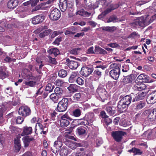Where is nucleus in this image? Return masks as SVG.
Wrapping results in <instances>:
<instances>
[{
  "instance_id": "obj_63",
  "label": "nucleus",
  "mask_w": 156,
  "mask_h": 156,
  "mask_svg": "<svg viewBox=\"0 0 156 156\" xmlns=\"http://www.w3.org/2000/svg\"><path fill=\"white\" fill-rule=\"evenodd\" d=\"M39 0H30V5L31 6H35L39 2Z\"/></svg>"
},
{
  "instance_id": "obj_15",
  "label": "nucleus",
  "mask_w": 156,
  "mask_h": 156,
  "mask_svg": "<svg viewBox=\"0 0 156 156\" xmlns=\"http://www.w3.org/2000/svg\"><path fill=\"white\" fill-rule=\"evenodd\" d=\"M129 106L120 100L119 102L117 108L118 111L120 113H122Z\"/></svg>"
},
{
  "instance_id": "obj_20",
  "label": "nucleus",
  "mask_w": 156,
  "mask_h": 156,
  "mask_svg": "<svg viewBox=\"0 0 156 156\" xmlns=\"http://www.w3.org/2000/svg\"><path fill=\"white\" fill-rule=\"evenodd\" d=\"M23 142L25 147H27L31 142H34V139L33 137H30L29 136L23 137Z\"/></svg>"
},
{
  "instance_id": "obj_56",
  "label": "nucleus",
  "mask_w": 156,
  "mask_h": 156,
  "mask_svg": "<svg viewBox=\"0 0 156 156\" xmlns=\"http://www.w3.org/2000/svg\"><path fill=\"white\" fill-rule=\"evenodd\" d=\"M99 4V2L98 1H96V2L94 4L92 5L91 4H90L89 5V6L90 8H93V9L97 8L98 7V5Z\"/></svg>"
},
{
  "instance_id": "obj_58",
  "label": "nucleus",
  "mask_w": 156,
  "mask_h": 156,
  "mask_svg": "<svg viewBox=\"0 0 156 156\" xmlns=\"http://www.w3.org/2000/svg\"><path fill=\"white\" fill-rule=\"evenodd\" d=\"M62 32L59 31H54L51 35V38H53L59 34H61Z\"/></svg>"
},
{
  "instance_id": "obj_38",
  "label": "nucleus",
  "mask_w": 156,
  "mask_h": 156,
  "mask_svg": "<svg viewBox=\"0 0 156 156\" xmlns=\"http://www.w3.org/2000/svg\"><path fill=\"white\" fill-rule=\"evenodd\" d=\"M147 78H148L147 75L144 74H141L138 76L137 79L139 80L140 82L145 83L146 81L147 80Z\"/></svg>"
},
{
  "instance_id": "obj_41",
  "label": "nucleus",
  "mask_w": 156,
  "mask_h": 156,
  "mask_svg": "<svg viewBox=\"0 0 156 156\" xmlns=\"http://www.w3.org/2000/svg\"><path fill=\"white\" fill-rule=\"evenodd\" d=\"M58 75L60 77L64 78L67 76V72L66 70L61 69L58 71Z\"/></svg>"
},
{
  "instance_id": "obj_4",
  "label": "nucleus",
  "mask_w": 156,
  "mask_h": 156,
  "mask_svg": "<svg viewBox=\"0 0 156 156\" xmlns=\"http://www.w3.org/2000/svg\"><path fill=\"white\" fill-rule=\"evenodd\" d=\"M72 120L67 114H65L61 117L60 122V126L62 127H66L69 124L70 121Z\"/></svg>"
},
{
  "instance_id": "obj_25",
  "label": "nucleus",
  "mask_w": 156,
  "mask_h": 156,
  "mask_svg": "<svg viewBox=\"0 0 156 156\" xmlns=\"http://www.w3.org/2000/svg\"><path fill=\"white\" fill-rule=\"evenodd\" d=\"M32 131L31 127L24 126L23 127V131L21 134L22 136L30 134L31 133Z\"/></svg>"
},
{
  "instance_id": "obj_28",
  "label": "nucleus",
  "mask_w": 156,
  "mask_h": 156,
  "mask_svg": "<svg viewBox=\"0 0 156 156\" xmlns=\"http://www.w3.org/2000/svg\"><path fill=\"white\" fill-rule=\"evenodd\" d=\"M77 32V29L74 27H72L66 30L65 32L66 35H74Z\"/></svg>"
},
{
  "instance_id": "obj_24",
  "label": "nucleus",
  "mask_w": 156,
  "mask_h": 156,
  "mask_svg": "<svg viewBox=\"0 0 156 156\" xmlns=\"http://www.w3.org/2000/svg\"><path fill=\"white\" fill-rule=\"evenodd\" d=\"M78 77V72H73L70 75L69 79V81L70 83H75Z\"/></svg>"
},
{
  "instance_id": "obj_50",
  "label": "nucleus",
  "mask_w": 156,
  "mask_h": 156,
  "mask_svg": "<svg viewBox=\"0 0 156 156\" xmlns=\"http://www.w3.org/2000/svg\"><path fill=\"white\" fill-rule=\"evenodd\" d=\"M146 103L144 102L140 101L137 105L136 106V108L138 110H140L144 107Z\"/></svg>"
},
{
  "instance_id": "obj_51",
  "label": "nucleus",
  "mask_w": 156,
  "mask_h": 156,
  "mask_svg": "<svg viewBox=\"0 0 156 156\" xmlns=\"http://www.w3.org/2000/svg\"><path fill=\"white\" fill-rule=\"evenodd\" d=\"M47 60L50 63L52 64L56 65L57 62L55 58H52L49 56L47 58Z\"/></svg>"
},
{
  "instance_id": "obj_35",
  "label": "nucleus",
  "mask_w": 156,
  "mask_h": 156,
  "mask_svg": "<svg viewBox=\"0 0 156 156\" xmlns=\"http://www.w3.org/2000/svg\"><path fill=\"white\" fill-rule=\"evenodd\" d=\"M48 52L50 54H53L55 57L59 54V50L56 48H51L48 51Z\"/></svg>"
},
{
  "instance_id": "obj_21",
  "label": "nucleus",
  "mask_w": 156,
  "mask_h": 156,
  "mask_svg": "<svg viewBox=\"0 0 156 156\" xmlns=\"http://www.w3.org/2000/svg\"><path fill=\"white\" fill-rule=\"evenodd\" d=\"M84 118L87 119L90 123H92L95 120L94 114L92 112L87 113Z\"/></svg>"
},
{
  "instance_id": "obj_52",
  "label": "nucleus",
  "mask_w": 156,
  "mask_h": 156,
  "mask_svg": "<svg viewBox=\"0 0 156 156\" xmlns=\"http://www.w3.org/2000/svg\"><path fill=\"white\" fill-rule=\"evenodd\" d=\"M75 82L80 85H82L84 84V81L83 78L78 77Z\"/></svg>"
},
{
  "instance_id": "obj_39",
  "label": "nucleus",
  "mask_w": 156,
  "mask_h": 156,
  "mask_svg": "<svg viewBox=\"0 0 156 156\" xmlns=\"http://www.w3.org/2000/svg\"><path fill=\"white\" fill-rule=\"evenodd\" d=\"M6 76V68L4 67H0V78L3 79Z\"/></svg>"
},
{
  "instance_id": "obj_29",
  "label": "nucleus",
  "mask_w": 156,
  "mask_h": 156,
  "mask_svg": "<svg viewBox=\"0 0 156 156\" xmlns=\"http://www.w3.org/2000/svg\"><path fill=\"white\" fill-rule=\"evenodd\" d=\"M94 51L97 54L105 55L108 54L107 51L99 46H95Z\"/></svg>"
},
{
  "instance_id": "obj_45",
  "label": "nucleus",
  "mask_w": 156,
  "mask_h": 156,
  "mask_svg": "<svg viewBox=\"0 0 156 156\" xmlns=\"http://www.w3.org/2000/svg\"><path fill=\"white\" fill-rule=\"evenodd\" d=\"M55 93L59 96H60L62 94L63 91L62 88L59 87H56L54 90Z\"/></svg>"
},
{
  "instance_id": "obj_7",
  "label": "nucleus",
  "mask_w": 156,
  "mask_h": 156,
  "mask_svg": "<svg viewBox=\"0 0 156 156\" xmlns=\"http://www.w3.org/2000/svg\"><path fill=\"white\" fill-rule=\"evenodd\" d=\"M126 134V133L122 131H117L112 132V136L116 141L119 142L122 138L123 136Z\"/></svg>"
},
{
  "instance_id": "obj_61",
  "label": "nucleus",
  "mask_w": 156,
  "mask_h": 156,
  "mask_svg": "<svg viewBox=\"0 0 156 156\" xmlns=\"http://www.w3.org/2000/svg\"><path fill=\"white\" fill-rule=\"evenodd\" d=\"M95 53V52L94 51V47L93 46L89 48L87 50V54H94Z\"/></svg>"
},
{
  "instance_id": "obj_47",
  "label": "nucleus",
  "mask_w": 156,
  "mask_h": 156,
  "mask_svg": "<svg viewBox=\"0 0 156 156\" xmlns=\"http://www.w3.org/2000/svg\"><path fill=\"white\" fill-rule=\"evenodd\" d=\"M16 121L17 124H21L24 121V119L23 117L19 116L17 118H14L12 119V121Z\"/></svg>"
},
{
  "instance_id": "obj_31",
  "label": "nucleus",
  "mask_w": 156,
  "mask_h": 156,
  "mask_svg": "<svg viewBox=\"0 0 156 156\" xmlns=\"http://www.w3.org/2000/svg\"><path fill=\"white\" fill-rule=\"evenodd\" d=\"M81 95V94L80 93H77L75 94L72 98L73 101L77 102L81 101L82 99Z\"/></svg>"
},
{
  "instance_id": "obj_2",
  "label": "nucleus",
  "mask_w": 156,
  "mask_h": 156,
  "mask_svg": "<svg viewBox=\"0 0 156 156\" xmlns=\"http://www.w3.org/2000/svg\"><path fill=\"white\" fill-rule=\"evenodd\" d=\"M63 138V137L62 136L58 137L57 140L54 142L53 146L51 148V150L53 153L55 154L59 151L62 145Z\"/></svg>"
},
{
  "instance_id": "obj_19",
  "label": "nucleus",
  "mask_w": 156,
  "mask_h": 156,
  "mask_svg": "<svg viewBox=\"0 0 156 156\" xmlns=\"http://www.w3.org/2000/svg\"><path fill=\"white\" fill-rule=\"evenodd\" d=\"M147 119L148 120L151 122L156 120V108L149 112Z\"/></svg>"
},
{
  "instance_id": "obj_16",
  "label": "nucleus",
  "mask_w": 156,
  "mask_h": 156,
  "mask_svg": "<svg viewBox=\"0 0 156 156\" xmlns=\"http://www.w3.org/2000/svg\"><path fill=\"white\" fill-rule=\"evenodd\" d=\"M132 88L135 91H141L145 90L146 89V87L145 85L144 84H137L136 83H135V84H133Z\"/></svg>"
},
{
  "instance_id": "obj_53",
  "label": "nucleus",
  "mask_w": 156,
  "mask_h": 156,
  "mask_svg": "<svg viewBox=\"0 0 156 156\" xmlns=\"http://www.w3.org/2000/svg\"><path fill=\"white\" fill-rule=\"evenodd\" d=\"M117 81H109L107 83V85L109 87L112 88L116 86L117 84Z\"/></svg>"
},
{
  "instance_id": "obj_22",
  "label": "nucleus",
  "mask_w": 156,
  "mask_h": 156,
  "mask_svg": "<svg viewBox=\"0 0 156 156\" xmlns=\"http://www.w3.org/2000/svg\"><path fill=\"white\" fill-rule=\"evenodd\" d=\"M135 79V77L133 75H130L124 77L122 80L124 84H126L132 82Z\"/></svg>"
},
{
  "instance_id": "obj_23",
  "label": "nucleus",
  "mask_w": 156,
  "mask_h": 156,
  "mask_svg": "<svg viewBox=\"0 0 156 156\" xmlns=\"http://www.w3.org/2000/svg\"><path fill=\"white\" fill-rule=\"evenodd\" d=\"M18 4L17 0H10L8 2V8L10 9H13L16 8Z\"/></svg>"
},
{
  "instance_id": "obj_9",
  "label": "nucleus",
  "mask_w": 156,
  "mask_h": 156,
  "mask_svg": "<svg viewBox=\"0 0 156 156\" xmlns=\"http://www.w3.org/2000/svg\"><path fill=\"white\" fill-rule=\"evenodd\" d=\"M97 91L102 102L107 100V92L105 88L103 87H99Z\"/></svg>"
},
{
  "instance_id": "obj_59",
  "label": "nucleus",
  "mask_w": 156,
  "mask_h": 156,
  "mask_svg": "<svg viewBox=\"0 0 156 156\" xmlns=\"http://www.w3.org/2000/svg\"><path fill=\"white\" fill-rule=\"evenodd\" d=\"M83 156H93V154L91 152L87 150L85 151H84L82 152Z\"/></svg>"
},
{
  "instance_id": "obj_26",
  "label": "nucleus",
  "mask_w": 156,
  "mask_h": 156,
  "mask_svg": "<svg viewBox=\"0 0 156 156\" xmlns=\"http://www.w3.org/2000/svg\"><path fill=\"white\" fill-rule=\"evenodd\" d=\"M60 154L61 156H66L70 153V151L66 146H63L59 150Z\"/></svg>"
},
{
  "instance_id": "obj_6",
  "label": "nucleus",
  "mask_w": 156,
  "mask_h": 156,
  "mask_svg": "<svg viewBox=\"0 0 156 156\" xmlns=\"http://www.w3.org/2000/svg\"><path fill=\"white\" fill-rule=\"evenodd\" d=\"M93 70V68L92 67L84 66L81 68L80 73L82 75L87 77L92 73Z\"/></svg>"
},
{
  "instance_id": "obj_17",
  "label": "nucleus",
  "mask_w": 156,
  "mask_h": 156,
  "mask_svg": "<svg viewBox=\"0 0 156 156\" xmlns=\"http://www.w3.org/2000/svg\"><path fill=\"white\" fill-rule=\"evenodd\" d=\"M133 97L132 93L130 95H127L124 97L121 96L120 97L121 98V100L122 101L129 106L132 100L133 99Z\"/></svg>"
},
{
  "instance_id": "obj_13",
  "label": "nucleus",
  "mask_w": 156,
  "mask_h": 156,
  "mask_svg": "<svg viewBox=\"0 0 156 156\" xmlns=\"http://www.w3.org/2000/svg\"><path fill=\"white\" fill-rule=\"evenodd\" d=\"M59 7L62 12L65 11L67 8H71L70 4L67 0H60Z\"/></svg>"
},
{
  "instance_id": "obj_5",
  "label": "nucleus",
  "mask_w": 156,
  "mask_h": 156,
  "mask_svg": "<svg viewBox=\"0 0 156 156\" xmlns=\"http://www.w3.org/2000/svg\"><path fill=\"white\" fill-rule=\"evenodd\" d=\"M31 112L30 108L27 106L20 107L18 111L19 114L24 118L30 115Z\"/></svg>"
},
{
  "instance_id": "obj_46",
  "label": "nucleus",
  "mask_w": 156,
  "mask_h": 156,
  "mask_svg": "<svg viewBox=\"0 0 156 156\" xmlns=\"http://www.w3.org/2000/svg\"><path fill=\"white\" fill-rule=\"evenodd\" d=\"M76 132L79 135L84 134L86 133L85 128L81 127H79L76 129Z\"/></svg>"
},
{
  "instance_id": "obj_34",
  "label": "nucleus",
  "mask_w": 156,
  "mask_h": 156,
  "mask_svg": "<svg viewBox=\"0 0 156 156\" xmlns=\"http://www.w3.org/2000/svg\"><path fill=\"white\" fill-rule=\"evenodd\" d=\"M79 65V63L76 61H73L68 63V66L71 69H76Z\"/></svg>"
},
{
  "instance_id": "obj_12",
  "label": "nucleus",
  "mask_w": 156,
  "mask_h": 156,
  "mask_svg": "<svg viewBox=\"0 0 156 156\" xmlns=\"http://www.w3.org/2000/svg\"><path fill=\"white\" fill-rule=\"evenodd\" d=\"M133 24L136 26H139L141 27H144V26L147 25V20H144L143 16H141L137 19Z\"/></svg>"
},
{
  "instance_id": "obj_27",
  "label": "nucleus",
  "mask_w": 156,
  "mask_h": 156,
  "mask_svg": "<svg viewBox=\"0 0 156 156\" xmlns=\"http://www.w3.org/2000/svg\"><path fill=\"white\" fill-rule=\"evenodd\" d=\"M115 107L113 106H108L106 108V111L108 114L112 116L115 113L116 111Z\"/></svg>"
},
{
  "instance_id": "obj_42",
  "label": "nucleus",
  "mask_w": 156,
  "mask_h": 156,
  "mask_svg": "<svg viewBox=\"0 0 156 156\" xmlns=\"http://www.w3.org/2000/svg\"><path fill=\"white\" fill-rule=\"evenodd\" d=\"M103 71L100 69H96L93 73L94 75L97 77H101L102 75Z\"/></svg>"
},
{
  "instance_id": "obj_43",
  "label": "nucleus",
  "mask_w": 156,
  "mask_h": 156,
  "mask_svg": "<svg viewBox=\"0 0 156 156\" xmlns=\"http://www.w3.org/2000/svg\"><path fill=\"white\" fill-rule=\"evenodd\" d=\"M119 20L117 17L115 15H113L110 16L108 19L107 22L108 23L113 22L115 23L118 22Z\"/></svg>"
},
{
  "instance_id": "obj_10",
  "label": "nucleus",
  "mask_w": 156,
  "mask_h": 156,
  "mask_svg": "<svg viewBox=\"0 0 156 156\" xmlns=\"http://www.w3.org/2000/svg\"><path fill=\"white\" fill-rule=\"evenodd\" d=\"M119 6L118 4L111 5L110 7L107 8L106 10L103 12L101 14L98 16L99 19H101L103 18L106 14L111 12L112 10H114Z\"/></svg>"
},
{
  "instance_id": "obj_8",
  "label": "nucleus",
  "mask_w": 156,
  "mask_h": 156,
  "mask_svg": "<svg viewBox=\"0 0 156 156\" xmlns=\"http://www.w3.org/2000/svg\"><path fill=\"white\" fill-rule=\"evenodd\" d=\"M61 16L60 11L56 8H55L51 11L49 15V18L53 21H56L58 20Z\"/></svg>"
},
{
  "instance_id": "obj_14",
  "label": "nucleus",
  "mask_w": 156,
  "mask_h": 156,
  "mask_svg": "<svg viewBox=\"0 0 156 156\" xmlns=\"http://www.w3.org/2000/svg\"><path fill=\"white\" fill-rule=\"evenodd\" d=\"M142 91V92L138 93V94L134 95L132 94V95L133 97L132 102H134L138 101L144 98V97L146 95L147 92L145 91V90Z\"/></svg>"
},
{
  "instance_id": "obj_11",
  "label": "nucleus",
  "mask_w": 156,
  "mask_h": 156,
  "mask_svg": "<svg viewBox=\"0 0 156 156\" xmlns=\"http://www.w3.org/2000/svg\"><path fill=\"white\" fill-rule=\"evenodd\" d=\"M45 18L43 15H39L34 17L32 19V23L34 25L43 22Z\"/></svg>"
},
{
  "instance_id": "obj_37",
  "label": "nucleus",
  "mask_w": 156,
  "mask_h": 156,
  "mask_svg": "<svg viewBox=\"0 0 156 156\" xmlns=\"http://www.w3.org/2000/svg\"><path fill=\"white\" fill-rule=\"evenodd\" d=\"M130 153H133L134 154L141 155L142 154V152L138 148L133 147L128 151Z\"/></svg>"
},
{
  "instance_id": "obj_44",
  "label": "nucleus",
  "mask_w": 156,
  "mask_h": 156,
  "mask_svg": "<svg viewBox=\"0 0 156 156\" xmlns=\"http://www.w3.org/2000/svg\"><path fill=\"white\" fill-rule=\"evenodd\" d=\"M49 97L50 98L55 102H57L59 98V96L58 95L55 93L51 94Z\"/></svg>"
},
{
  "instance_id": "obj_49",
  "label": "nucleus",
  "mask_w": 156,
  "mask_h": 156,
  "mask_svg": "<svg viewBox=\"0 0 156 156\" xmlns=\"http://www.w3.org/2000/svg\"><path fill=\"white\" fill-rule=\"evenodd\" d=\"M81 50V49L80 48H74L70 50L69 52L71 54L77 55L78 54Z\"/></svg>"
},
{
  "instance_id": "obj_1",
  "label": "nucleus",
  "mask_w": 156,
  "mask_h": 156,
  "mask_svg": "<svg viewBox=\"0 0 156 156\" xmlns=\"http://www.w3.org/2000/svg\"><path fill=\"white\" fill-rule=\"evenodd\" d=\"M120 64L115 63H112L109 66V68L112 69L109 72L110 76L113 79L117 80L119 76L120 73Z\"/></svg>"
},
{
  "instance_id": "obj_18",
  "label": "nucleus",
  "mask_w": 156,
  "mask_h": 156,
  "mask_svg": "<svg viewBox=\"0 0 156 156\" xmlns=\"http://www.w3.org/2000/svg\"><path fill=\"white\" fill-rule=\"evenodd\" d=\"M39 127V128L38 129V130L37 132L38 133H40V134L43 133L44 134H45L46 133V131L44 130L46 128V127L43 126L42 124H41L40 123L38 122L37 123L35 126V133L37 134V133H36L37 131V127Z\"/></svg>"
},
{
  "instance_id": "obj_40",
  "label": "nucleus",
  "mask_w": 156,
  "mask_h": 156,
  "mask_svg": "<svg viewBox=\"0 0 156 156\" xmlns=\"http://www.w3.org/2000/svg\"><path fill=\"white\" fill-rule=\"evenodd\" d=\"M52 31L51 29L46 30L43 32L40 33L39 36L41 38L44 37L45 36H48Z\"/></svg>"
},
{
  "instance_id": "obj_33",
  "label": "nucleus",
  "mask_w": 156,
  "mask_h": 156,
  "mask_svg": "<svg viewBox=\"0 0 156 156\" xmlns=\"http://www.w3.org/2000/svg\"><path fill=\"white\" fill-rule=\"evenodd\" d=\"M149 101L148 103L150 104H153L156 102V91H153L151 93Z\"/></svg>"
},
{
  "instance_id": "obj_62",
  "label": "nucleus",
  "mask_w": 156,
  "mask_h": 156,
  "mask_svg": "<svg viewBox=\"0 0 156 156\" xmlns=\"http://www.w3.org/2000/svg\"><path fill=\"white\" fill-rule=\"evenodd\" d=\"M41 120V119L39 117H33L31 120V122L32 123H34L36 122H37V123Z\"/></svg>"
},
{
  "instance_id": "obj_30",
  "label": "nucleus",
  "mask_w": 156,
  "mask_h": 156,
  "mask_svg": "<svg viewBox=\"0 0 156 156\" xmlns=\"http://www.w3.org/2000/svg\"><path fill=\"white\" fill-rule=\"evenodd\" d=\"M79 88V86L75 84H71L67 89L70 93H74L78 90Z\"/></svg>"
},
{
  "instance_id": "obj_57",
  "label": "nucleus",
  "mask_w": 156,
  "mask_h": 156,
  "mask_svg": "<svg viewBox=\"0 0 156 156\" xmlns=\"http://www.w3.org/2000/svg\"><path fill=\"white\" fill-rule=\"evenodd\" d=\"M43 87L41 86L37 90L36 93L35 94V96L36 97L38 96V95H41L43 93V89H42Z\"/></svg>"
},
{
  "instance_id": "obj_64",
  "label": "nucleus",
  "mask_w": 156,
  "mask_h": 156,
  "mask_svg": "<svg viewBox=\"0 0 156 156\" xmlns=\"http://www.w3.org/2000/svg\"><path fill=\"white\" fill-rule=\"evenodd\" d=\"M22 156H34V155L32 152L28 151L24 153Z\"/></svg>"
},
{
  "instance_id": "obj_54",
  "label": "nucleus",
  "mask_w": 156,
  "mask_h": 156,
  "mask_svg": "<svg viewBox=\"0 0 156 156\" xmlns=\"http://www.w3.org/2000/svg\"><path fill=\"white\" fill-rule=\"evenodd\" d=\"M64 82L61 80L58 79L55 82V84L58 86H61L62 85Z\"/></svg>"
},
{
  "instance_id": "obj_60",
  "label": "nucleus",
  "mask_w": 156,
  "mask_h": 156,
  "mask_svg": "<svg viewBox=\"0 0 156 156\" xmlns=\"http://www.w3.org/2000/svg\"><path fill=\"white\" fill-rule=\"evenodd\" d=\"M156 19V14H154L153 15L151 18L149 20L148 22H147V25L151 23H152L153 21Z\"/></svg>"
},
{
  "instance_id": "obj_48",
  "label": "nucleus",
  "mask_w": 156,
  "mask_h": 156,
  "mask_svg": "<svg viewBox=\"0 0 156 156\" xmlns=\"http://www.w3.org/2000/svg\"><path fill=\"white\" fill-rule=\"evenodd\" d=\"M54 88V85H52L51 84L49 83L46 85L45 90L50 93L52 91Z\"/></svg>"
},
{
  "instance_id": "obj_36",
  "label": "nucleus",
  "mask_w": 156,
  "mask_h": 156,
  "mask_svg": "<svg viewBox=\"0 0 156 156\" xmlns=\"http://www.w3.org/2000/svg\"><path fill=\"white\" fill-rule=\"evenodd\" d=\"M24 83L26 85L31 87H34L37 84L36 81L33 80L26 81Z\"/></svg>"
},
{
  "instance_id": "obj_32",
  "label": "nucleus",
  "mask_w": 156,
  "mask_h": 156,
  "mask_svg": "<svg viewBox=\"0 0 156 156\" xmlns=\"http://www.w3.org/2000/svg\"><path fill=\"white\" fill-rule=\"evenodd\" d=\"M81 110L79 108H77L73 110L71 112V115L74 117H78L81 115Z\"/></svg>"
},
{
  "instance_id": "obj_3",
  "label": "nucleus",
  "mask_w": 156,
  "mask_h": 156,
  "mask_svg": "<svg viewBox=\"0 0 156 156\" xmlns=\"http://www.w3.org/2000/svg\"><path fill=\"white\" fill-rule=\"evenodd\" d=\"M68 101L67 98H63L58 104L57 107L58 110L59 112H63L65 111L68 106Z\"/></svg>"
},
{
  "instance_id": "obj_55",
  "label": "nucleus",
  "mask_w": 156,
  "mask_h": 156,
  "mask_svg": "<svg viewBox=\"0 0 156 156\" xmlns=\"http://www.w3.org/2000/svg\"><path fill=\"white\" fill-rule=\"evenodd\" d=\"M80 121H81L80 123V125L84 126L89 125L90 123L87 119L86 120H84V119H80Z\"/></svg>"
}]
</instances>
